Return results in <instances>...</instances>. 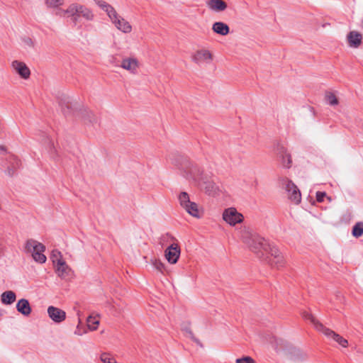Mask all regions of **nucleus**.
Here are the masks:
<instances>
[{"mask_svg":"<svg viewBox=\"0 0 363 363\" xmlns=\"http://www.w3.org/2000/svg\"><path fill=\"white\" fill-rule=\"evenodd\" d=\"M96 4L106 13L111 23L121 32L128 34L131 33L133 28L130 23L118 15L116 9L104 0H94Z\"/></svg>","mask_w":363,"mask_h":363,"instance_id":"f257e3e1","label":"nucleus"},{"mask_svg":"<svg viewBox=\"0 0 363 363\" xmlns=\"http://www.w3.org/2000/svg\"><path fill=\"white\" fill-rule=\"evenodd\" d=\"M241 239L248 247L258 256L264 255V250H267V241L259 235L252 233L245 228L241 231Z\"/></svg>","mask_w":363,"mask_h":363,"instance_id":"f03ea898","label":"nucleus"},{"mask_svg":"<svg viewBox=\"0 0 363 363\" xmlns=\"http://www.w3.org/2000/svg\"><path fill=\"white\" fill-rule=\"evenodd\" d=\"M179 168L186 179L194 181L198 184H201V181L205 179L202 169L191 161L184 160Z\"/></svg>","mask_w":363,"mask_h":363,"instance_id":"7ed1b4c3","label":"nucleus"},{"mask_svg":"<svg viewBox=\"0 0 363 363\" xmlns=\"http://www.w3.org/2000/svg\"><path fill=\"white\" fill-rule=\"evenodd\" d=\"M303 317L306 320H310L314 325L315 328L318 330L322 332L326 337H328L330 339L333 340L334 341H335L336 342H337L339 345H340L341 346H342L344 347H347L348 342L346 339L343 338L342 336H340L339 334L336 333L335 331L323 326L311 313L305 312L303 314Z\"/></svg>","mask_w":363,"mask_h":363,"instance_id":"20e7f679","label":"nucleus"},{"mask_svg":"<svg viewBox=\"0 0 363 363\" xmlns=\"http://www.w3.org/2000/svg\"><path fill=\"white\" fill-rule=\"evenodd\" d=\"M45 247L38 241L29 239L25 244V252L31 255L33 259L40 264L46 262V257L44 255Z\"/></svg>","mask_w":363,"mask_h":363,"instance_id":"39448f33","label":"nucleus"},{"mask_svg":"<svg viewBox=\"0 0 363 363\" xmlns=\"http://www.w3.org/2000/svg\"><path fill=\"white\" fill-rule=\"evenodd\" d=\"M179 201L181 206L191 216L200 218L202 216L199 206L196 203L192 202L189 199V194L183 191L179 195Z\"/></svg>","mask_w":363,"mask_h":363,"instance_id":"423d86ee","label":"nucleus"},{"mask_svg":"<svg viewBox=\"0 0 363 363\" xmlns=\"http://www.w3.org/2000/svg\"><path fill=\"white\" fill-rule=\"evenodd\" d=\"M52 262L56 266V271L59 277L61 278H66L71 273V269L62 259L60 252H52Z\"/></svg>","mask_w":363,"mask_h":363,"instance_id":"0eeeda50","label":"nucleus"},{"mask_svg":"<svg viewBox=\"0 0 363 363\" xmlns=\"http://www.w3.org/2000/svg\"><path fill=\"white\" fill-rule=\"evenodd\" d=\"M223 219L230 225L234 226L243 221L244 217L235 208L230 207L224 210Z\"/></svg>","mask_w":363,"mask_h":363,"instance_id":"6e6552de","label":"nucleus"},{"mask_svg":"<svg viewBox=\"0 0 363 363\" xmlns=\"http://www.w3.org/2000/svg\"><path fill=\"white\" fill-rule=\"evenodd\" d=\"M192 61L198 65H208L213 60L212 53L207 49L196 50L191 56Z\"/></svg>","mask_w":363,"mask_h":363,"instance_id":"1a4fd4ad","label":"nucleus"},{"mask_svg":"<svg viewBox=\"0 0 363 363\" xmlns=\"http://www.w3.org/2000/svg\"><path fill=\"white\" fill-rule=\"evenodd\" d=\"M282 181L283 184H285L289 199L296 204L299 203L301 201V194L297 186L288 179H284Z\"/></svg>","mask_w":363,"mask_h":363,"instance_id":"9d476101","label":"nucleus"},{"mask_svg":"<svg viewBox=\"0 0 363 363\" xmlns=\"http://www.w3.org/2000/svg\"><path fill=\"white\" fill-rule=\"evenodd\" d=\"M120 67L131 74H137L140 67V62L135 57H125L121 60Z\"/></svg>","mask_w":363,"mask_h":363,"instance_id":"9b49d317","label":"nucleus"},{"mask_svg":"<svg viewBox=\"0 0 363 363\" xmlns=\"http://www.w3.org/2000/svg\"><path fill=\"white\" fill-rule=\"evenodd\" d=\"M79 4L73 3L71 4L67 9H60L56 14L61 17H65L66 15L67 17L72 18V20L74 24L78 21Z\"/></svg>","mask_w":363,"mask_h":363,"instance_id":"f8f14e48","label":"nucleus"},{"mask_svg":"<svg viewBox=\"0 0 363 363\" xmlns=\"http://www.w3.org/2000/svg\"><path fill=\"white\" fill-rule=\"evenodd\" d=\"M180 248L176 243L170 245L164 251V256L170 264H176L179 258Z\"/></svg>","mask_w":363,"mask_h":363,"instance_id":"ddd939ff","label":"nucleus"},{"mask_svg":"<svg viewBox=\"0 0 363 363\" xmlns=\"http://www.w3.org/2000/svg\"><path fill=\"white\" fill-rule=\"evenodd\" d=\"M13 69L17 73L22 79H28L30 75V69L23 62L14 60L11 63Z\"/></svg>","mask_w":363,"mask_h":363,"instance_id":"4468645a","label":"nucleus"},{"mask_svg":"<svg viewBox=\"0 0 363 363\" xmlns=\"http://www.w3.org/2000/svg\"><path fill=\"white\" fill-rule=\"evenodd\" d=\"M48 313L50 319L55 323H61L66 318V313L63 310L55 306H49Z\"/></svg>","mask_w":363,"mask_h":363,"instance_id":"2eb2a0df","label":"nucleus"},{"mask_svg":"<svg viewBox=\"0 0 363 363\" xmlns=\"http://www.w3.org/2000/svg\"><path fill=\"white\" fill-rule=\"evenodd\" d=\"M78 118L85 124L91 125L96 122L97 118L94 113L89 109L84 108L77 113Z\"/></svg>","mask_w":363,"mask_h":363,"instance_id":"dca6fc26","label":"nucleus"},{"mask_svg":"<svg viewBox=\"0 0 363 363\" xmlns=\"http://www.w3.org/2000/svg\"><path fill=\"white\" fill-rule=\"evenodd\" d=\"M206 178L201 181L200 185H203L206 193L212 196H215L219 194L220 189L219 186L213 181H206Z\"/></svg>","mask_w":363,"mask_h":363,"instance_id":"f3484780","label":"nucleus"},{"mask_svg":"<svg viewBox=\"0 0 363 363\" xmlns=\"http://www.w3.org/2000/svg\"><path fill=\"white\" fill-rule=\"evenodd\" d=\"M350 47L357 48L362 43V35L357 31H350L347 36Z\"/></svg>","mask_w":363,"mask_h":363,"instance_id":"a211bd4d","label":"nucleus"},{"mask_svg":"<svg viewBox=\"0 0 363 363\" xmlns=\"http://www.w3.org/2000/svg\"><path fill=\"white\" fill-rule=\"evenodd\" d=\"M208 8L214 12H222L227 9V4L223 0H208L206 2Z\"/></svg>","mask_w":363,"mask_h":363,"instance_id":"6ab92c4d","label":"nucleus"},{"mask_svg":"<svg viewBox=\"0 0 363 363\" xmlns=\"http://www.w3.org/2000/svg\"><path fill=\"white\" fill-rule=\"evenodd\" d=\"M17 311L25 316H28L31 313V307L27 299L21 298L16 304Z\"/></svg>","mask_w":363,"mask_h":363,"instance_id":"aec40b11","label":"nucleus"},{"mask_svg":"<svg viewBox=\"0 0 363 363\" xmlns=\"http://www.w3.org/2000/svg\"><path fill=\"white\" fill-rule=\"evenodd\" d=\"M9 165L6 170V173L12 177L15 174L16 170L21 167V161L15 156H11L9 161Z\"/></svg>","mask_w":363,"mask_h":363,"instance_id":"412c9836","label":"nucleus"},{"mask_svg":"<svg viewBox=\"0 0 363 363\" xmlns=\"http://www.w3.org/2000/svg\"><path fill=\"white\" fill-rule=\"evenodd\" d=\"M212 30L214 33L220 35H226L230 32L229 26L223 22H216L212 26Z\"/></svg>","mask_w":363,"mask_h":363,"instance_id":"4be33fe9","label":"nucleus"},{"mask_svg":"<svg viewBox=\"0 0 363 363\" xmlns=\"http://www.w3.org/2000/svg\"><path fill=\"white\" fill-rule=\"evenodd\" d=\"M82 17L88 21H91L94 19V14L93 11L86 6L79 4L78 19Z\"/></svg>","mask_w":363,"mask_h":363,"instance_id":"5701e85b","label":"nucleus"},{"mask_svg":"<svg viewBox=\"0 0 363 363\" xmlns=\"http://www.w3.org/2000/svg\"><path fill=\"white\" fill-rule=\"evenodd\" d=\"M16 299V294L13 291H6L1 295V301L3 304L11 305Z\"/></svg>","mask_w":363,"mask_h":363,"instance_id":"b1692460","label":"nucleus"},{"mask_svg":"<svg viewBox=\"0 0 363 363\" xmlns=\"http://www.w3.org/2000/svg\"><path fill=\"white\" fill-rule=\"evenodd\" d=\"M279 155L281 158V164L283 167L289 168L291 164V157L284 147L280 148Z\"/></svg>","mask_w":363,"mask_h":363,"instance_id":"393cba45","label":"nucleus"},{"mask_svg":"<svg viewBox=\"0 0 363 363\" xmlns=\"http://www.w3.org/2000/svg\"><path fill=\"white\" fill-rule=\"evenodd\" d=\"M266 253L268 255L267 259L269 260V258L275 259L278 256L282 255L281 253L279 252L278 248L276 246L271 245L270 244H267V250H264V254Z\"/></svg>","mask_w":363,"mask_h":363,"instance_id":"a878e982","label":"nucleus"},{"mask_svg":"<svg viewBox=\"0 0 363 363\" xmlns=\"http://www.w3.org/2000/svg\"><path fill=\"white\" fill-rule=\"evenodd\" d=\"M269 264L277 269H279L280 267H282L284 264V259L283 255L278 256L275 259L269 258Z\"/></svg>","mask_w":363,"mask_h":363,"instance_id":"bb28decb","label":"nucleus"},{"mask_svg":"<svg viewBox=\"0 0 363 363\" xmlns=\"http://www.w3.org/2000/svg\"><path fill=\"white\" fill-rule=\"evenodd\" d=\"M150 262L155 269L162 274H164L166 270L165 266L160 259H152Z\"/></svg>","mask_w":363,"mask_h":363,"instance_id":"cd10ccee","label":"nucleus"},{"mask_svg":"<svg viewBox=\"0 0 363 363\" xmlns=\"http://www.w3.org/2000/svg\"><path fill=\"white\" fill-rule=\"evenodd\" d=\"M87 327L91 330H95L97 329L99 325V320L96 317L89 315L86 320Z\"/></svg>","mask_w":363,"mask_h":363,"instance_id":"c85d7f7f","label":"nucleus"},{"mask_svg":"<svg viewBox=\"0 0 363 363\" xmlns=\"http://www.w3.org/2000/svg\"><path fill=\"white\" fill-rule=\"evenodd\" d=\"M45 145L50 156L54 157L56 154V150L54 145V142L50 138H46L45 140Z\"/></svg>","mask_w":363,"mask_h":363,"instance_id":"c756f323","label":"nucleus"},{"mask_svg":"<svg viewBox=\"0 0 363 363\" xmlns=\"http://www.w3.org/2000/svg\"><path fill=\"white\" fill-rule=\"evenodd\" d=\"M363 235V223H357L352 228V235L355 238H359Z\"/></svg>","mask_w":363,"mask_h":363,"instance_id":"7c9ffc66","label":"nucleus"},{"mask_svg":"<svg viewBox=\"0 0 363 363\" xmlns=\"http://www.w3.org/2000/svg\"><path fill=\"white\" fill-rule=\"evenodd\" d=\"M100 360L103 363H117L115 357L108 352H103L100 356Z\"/></svg>","mask_w":363,"mask_h":363,"instance_id":"2f4dec72","label":"nucleus"},{"mask_svg":"<svg viewBox=\"0 0 363 363\" xmlns=\"http://www.w3.org/2000/svg\"><path fill=\"white\" fill-rule=\"evenodd\" d=\"M64 0H46L45 4L48 8H57L63 5Z\"/></svg>","mask_w":363,"mask_h":363,"instance_id":"473e14b6","label":"nucleus"},{"mask_svg":"<svg viewBox=\"0 0 363 363\" xmlns=\"http://www.w3.org/2000/svg\"><path fill=\"white\" fill-rule=\"evenodd\" d=\"M326 100L328 104L331 106H335L338 104L337 97L333 93H328L326 94Z\"/></svg>","mask_w":363,"mask_h":363,"instance_id":"72a5a7b5","label":"nucleus"},{"mask_svg":"<svg viewBox=\"0 0 363 363\" xmlns=\"http://www.w3.org/2000/svg\"><path fill=\"white\" fill-rule=\"evenodd\" d=\"M22 43L25 48H33L34 47L33 40L29 37H24L22 38Z\"/></svg>","mask_w":363,"mask_h":363,"instance_id":"f704fd0d","label":"nucleus"},{"mask_svg":"<svg viewBox=\"0 0 363 363\" xmlns=\"http://www.w3.org/2000/svg\"><path fill=\"white\" fill-rule=\"evenodd\" d=\"M235 363H255V361L249 356L238 358L235 360Z\"/></svg>","mask_w":363,"mask_h":363,"instance_id":"c9c22d12","label":"nucleus"},{"mask_svg":"<svg viewBox=\"0 0 363 363\" xmlns=\"http://www.w3.org/2000/svg\"><path fill=\"white\" fill-rule=\"evenodd\" d=\"M326 196V194L324 191H317L316 192V200L318 202H323L324 198Z\"/></svg>","mask_w":363,"mask_h":363,"instance_id":"e433bc0d","label":"nucleus"},{"mask_svg":"<svg viewBox=\"0 0 363 363\" xmlns=\"http://www.w3.org/2000/svg\"><path fill=\"white\" fill-rule=\"evenodd\" d=\"M75 334H77V335H82V333H78V332H77V331L75 332Z\"/></svg>","mask_w":363,"mask_h":363,"instance_id":"4c0bfd02","label":"nucleus"},{"mask_svg":"<svg viewBox=\"0 0 363 363\" xmlns=\"http://www.w3.org/2000/svg\"><path fill=\"white\" fill-rule=\"evenodd\" d=\"M65 114H67V112L65 110H63Z\"/></svg>","mask_w":363,"mask_h":363,"instance_id":"58836bf2","label":"nucleus"}]
</instances>
